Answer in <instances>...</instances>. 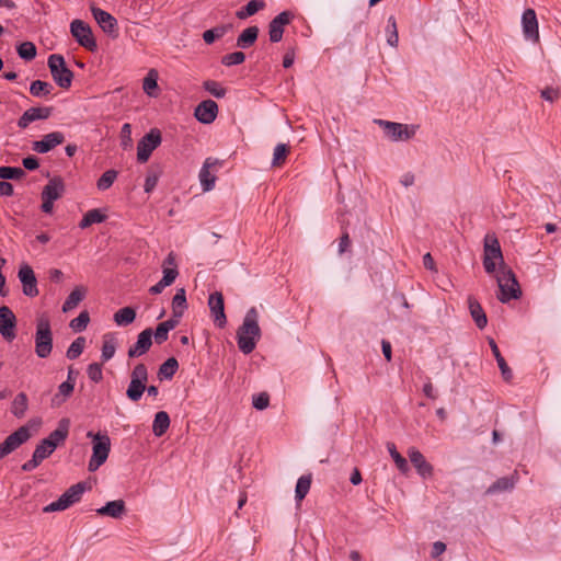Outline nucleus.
Wrapping results in <instances>:
<instances>
[{"instance_id":"nucleus-33","label":"nucleus","mask_w":561,"mask_h":561,"mask_svg":"<svg viewBox=\"0 0 561 561\" xmlns=\"http://www.w3.org/2000/svg\"><path fill=\"white\" fill-rule=\"evenodd\" d=\"M265 8V2L263 0H251L244 7L236 12V16L239 20H245L249 16L254 15L260 10Z\"/></svg>"},{"instance_id":"nucleus-36","label":"nucleus","mask_w":561,"mask_h":561,"mask_svg":"<svg viewBox=\"0 0 561 561\" xmlns=\"http://www.w3.org/2000/svg\"><path fill=\"white\" fill-rule=\"evenodd\" d=\"M106 220V215L101 211V209L94 208L85 213L81 221L79 222V227L81 229H85L93 224H101Z\"/></svg>"},{"instance_id":"nucleus-57","label":"nucleus","mask_w":561,"mask_h":561,"mask_svg":"<svg viewBox=\"0 0 561 561\" xmlns=\"http://www.w3.org/2000/svg\"><path fill=\"white\" fill-rule=\"evenodd\" d=\"M288 152H289V147L286 144H278L274 148L272 165L280 167L285 162Z\"/></svg>"},{"instance_id":"nucleus-23","label":"nucleus","mask_w":561,"mask_h":561,"mask_svg":"<svg viewBox=\"0 0 561 561\" xmlns=\"http://www.w3.org/2000/svg\"><path fill=\"white\" fill-rule=\"evenodd\" d=\"M51 107H31L18 119V126L24 129L35 121L47 119L51 115Z\"/></svg>"},{"instance_id":"nucleus-43","label":"nucleus","mask_w":561,"mask_h":561,"mask_svg":"<svg viewBox=\"0 0 561 561\" xmlns=\"http://www.w3.org/2000/svg\"><path fill=\"white\" fill-rule=\"evenodd\" d=\"M115 351H116V342H115L114 336L111 334H105L103 336V345H102V354H101L102 360L103 362L110 360L114 356Z\"/></svg>"},{"instance_id":"nucleus-50","label":"nucleus","mask_w":561,"mask_h":561,"mask_svg":"<svg viewBox=\"0 0 561 561\" xmlns=\"http://www.w3.org/2000/svg\"><path fill=\"white\" fill-rule=\"evenodd\" d=\"M203 88L213 96L217 99L225 98L227 89L215 80H206L203 82Z\"/></svg>"},{"instance_id":"nucleus-21","label":"nucleus","mask_w":561,"mask_h":561,"mask_svg":"<svg viewBox=\"0 0 561 561\" xmlns=\"http://www.w3.org/2000/svg\"><path fill=\"white\" fill-rule=\"evenodd\" d=\"M152 333L150 328L141 331L137 336V342L129 347L128 357L135 358L146 354L152 345Z\"/></svg>"},{"instance_id":"nucleus-44","label":"nucleus","mask_w":561,"mask_h":561,"mask_svg":"<svg viewBox=\"0 0 561 561\" xmlns=\"http://www.w3.org/2000/svg\"><path fill=\"white\" fill-rule=\"evenodd\" d=\"M311 486V474L301 476L296 484L295 497L297 501H302L308 494Z\"/></svg>"},{"instance_id":"nucleus-39","label":"nucleus","mask_w":561,"mask_h":561,"mask_svg":"<svg viewBox=\"0 0 561 561\" xmlns=\"http://www.w3.org/2000/svg\"><path fill=\"white\" fill-rule=\"evenodd\" d=\"M75 385L64 381L58 386L57 393L51 399V404L55 407L61 405L73 392Z\"/></svg>"},{"instance_id":"nucleus-11","label":"nucleus","mask_w":561,"mask_h":561,"mask_svg":"<svg viewBox=\"0 0 561 561\" xmlns=\"http://www.w3.org/2000/svg\"><path fill=\"white\" fill-rule=\"evenodd\" d=\"M31 437L30 430L26 425L19 427L15 432L10 434L0 444V460L18 449L21 445L27 442Z\"/></svg>"},{"instance_id":"nucleus-38","label":"nucleus","mask_w":561,"mask_h":561,"mask_svg":"<svg viewBox=\"0 0 561 561\" xmlns=\"http://www.w3.org/2000/svg\"><path fill=\"white\" fill-rule=\"evenodd\" d=\"M136 319V311L131 307H124L114 313V321L117 325L126 327Z\"/></svg>"},{"instance_id":"nucleus-51","label":"nucleus","mask_w":561,"mask_h":561,"mask_svg":"<svg viewBox=\"0 0 561 561\" xmlns=\"http://www.w3.org/2000/svg\"><path fill=\"white\" fill-rule=\"evenodd\" d=\"M84 346H85V339L83 336L77 337L67 350V353H66L67 358H69V359L78 358L82 354Z\"/></svg>"},{"instance_id":"nucleus-49","label":"nucleus","mask_w":561,"mask_h":561,"mask_svg":"<svg viewBox=\"0 0 561 561\" xmlns=\"http://www.w3.org/2000/svg\"><path fill=\"white\" fill-rule=\"evenodd\" d=\"M87 490V484L84 482H78L73 485H71L69 489H67L64 494L71 500L72 504L78 503L84 491Z\"/></svg>"},{"instance_id":"nucleus-10","label":"nucleus","mask_w":561,"mask_h":561,"mask_svg":"<svg viewBox=\"0 0 561 561\" xmlns=\"http://www.w3.org/2000/svg\"><path fill=\"white\" fill-rule=\"evenodd\" d=\"M376 123L385 129L386 135L393 141L409 140L415 135L416 127L401 123L377 119Z\"/></svg>"},{"instance_id":"nucleus-54","label":"nucleus","mask_w":561,"mask_h":561,"mask_svg":"<svg viewBox=\"0 0 561 561\" xmlns=\"http://www.w3.org/2000/svg\"><path fill=\"white\" fill-rule=\"evenodd\" d=\"M158 75L154 70H150L142 82V89L149 96L156 95V90L158 89L157 83Z\"/></svg>"},{"instance_id":"nucleus-40","label":"nucleus","mask_w":561,"mask_h":561,"mask_svg":"<svg viewBox=\"0 0 561 561\" xmlns=\"http://www.w3.org/2000/svg\"><path fill=\"white\" fill-rule=\"evenodd\" d=\"M232 27V24H222L203 33V39L206 44H213L217 38L222 37Z\"/></svg>"},{"instance_id":"nucleus-46","label":"nucleus","mask_w":561,"mask_h":561,"mask_svg":"<svg viewBox=\"0 0 561 561\" xmlns=\"http://www.w3.org/2000/svg\"><path fill=\"white\" fill-rule=\"evenodd\" d=\"M387 448L399 471L407 473L409 471L408 461L397 451L396 445L393 443H388Z\"/></svg>"},{"instance_id":"nucleus-61","label":"nucleus","mask_w":561,"mask_h":561,"mask_svg":"<svg viewBox=\"0 0 561 561\" xmlns=\"http://www.w3.org/2000/svg\"><path fill=\"white\" fill-rule=\"evenodd\" d=\"M152 335H154L156 343L162 344L168 340L169 331L161 323H159Z\"/></svg>"},{"instance_id":"nucleus-25","label":"nucleus","mask_w":561,"mask_h":561,"mask_svg":"<svg viewBox=\"0 0 561 561\" xmlns=\"http://www.w3.org/2000/svg\"><path fill=\"white\" fill-rule=\"evenodd\" d=\"M468 308L476 325L480 330L484 329L488 324V318L482 306L473 296L468 297Z\"/></svg>"},{"instance_id":"nucleus-53","label":"nucleus","mask_w":561,"mask_h":561,"mask_svg":"<svg viewBox=\"0 0 561 561\" xmlns=\"http://www.w3.org/2000/svg\"><path fill=\"white\" fill-rule=\"evenodd\" d=\"M25 176V171L18 167H0V179L20 180Z\"/></svg>"},{"instance_id":"nucleus-27","label":"nucleus","mask_w":561,"mask_h":561,"mask_svg":"<svg viewBox=\"0 0 561 561\" xmlns=\"http://www.w3.org/2000/svg\"><path fill=\"white\" fill-rule=\"evenodd\" d=\"M96 513L101 516L121 518L126 513L125 502L123 500L110 501L104 506L98 508Z\"/></svg>"},{"instance_id":"nucleus-14","label":"nucleus","mask_w":561,"mask_h":561,"mask_svg":"<svg viewBox=\"0 0 561 561\" xmlns=\"http://www.w3.org/2000/svg\"><path fill=\"white\" fill-rule=\"evenodd\" d=\"M16 317L8 306L0 307V334L8 342L15 339Z\"/></svg>"},{"instance_id":"nucleus-18","label":"nucleus","mask_w":561,"mask_h":561,"mask_svg":"<svg viewBox=\"0 0 561 561\" xmlns=\"http://www.w3.org/2000/svg\"><path fill=\"white\" fill-rule=\"evenodd\" d=\"M523 33L526 39L539 42L537 15L534 9H526L522 15Z\"/></svg>"},{"instance_id":"nucleus-9","label":"nucleus","mask_w":561,"mask_h":561,"mask_svg":"<svg viewBox=\"0 0 561 561\" xmlns=\"http://www.w3.org/2000/svg\"><path fill=\"white\" fill-rule=\"evenodd\" d=\"M161 131L158 128L150 129L137 144V160L140 163L147 162L152 151L161 145Z\"/></svg>"},{"instance_id":"nucleus-32","label":"nucleus","mask_w":561,"mask_h":561,"mask_svg":"<svg viewBox=\"0 0 561 561\" xmlns=\"http://www.w3.org/2000/svg\"><path fill=\"white\" fill-rule=\"evenodd\" d=\"M187 309L186 293L184 288H179L172 299V312L174 318H181Z\"/></svg>"},{"instance_id":"nucleus-3","label":"nucleus","mask_w":561,"mask_h":561,"mask_svg":"<svg viewBox=\"0 0 561 561\" xmlns=\"http://www.w3.org/2000/svg\"><path fill=\"white\" fill-rule=\"evenodd\" d=\"M500 295L497 296L501 302H507L511 299H518L522 296L519 284L515 274L507 266L500 268L496 276Z\"/></svg>"},{"instance_id":"nucleus-58","label":"nucleus","mask_w":561,"mask_h":561,"mask_svg":"<svg viewBox=\"0 0 561 561\" xmlns=\"http://www.w3.org/2000/svg\"><path fill=\"white\" fill-rule=\"evenodd\" d=\"M244 59H245L244 53L234 51V53L225 55L221 59V62H222V65L230 67V66H236V65L242 64L244 61Z\"/></svg>"},{"instance_id":"nucleus-52","label":"nucleus","mask_w":561,"mask_h":561,"mask_svg":"<svg viewBox=\"0 0 561 561\" xmlns=\"http://www.w3.org/2000/svg\"><path fill=\"white\" fill-rule=\"evenodd\" d=\"M160 175H161V170L159 168H153V167L149 168V170L147 172L146 180H145V185H144L146 193H150L154 190Z\"/></svg>"},{"instance_id":"nucleus-1","label":"nucleus","mask_w":561,"mask_h":561,"mask_svg":"<svg viewBox=\"0 0 561 561\" xmlns=\"http://www.w3.org/2000/svg\"><path fill=\"white\" fill-rule=\"evenodd\" d=\"M261 337L259 325V312L255 307L250 308L243 319L242 324L237 331L238 347L243 354H250L256 346V341Z\"/></svg>"},{"instance_id":"nucleus-55","label":"nucleus","mask_w":561,"mask_h":561,"mask_svg":"<svg viewBox=\"0 0 561 561\" xmlns=\"http://www.w3.org/2000/svg\"><path fill=\"white\" fill-rule=\"evenodd\" d=\"M18 54L24 60H33L36 57V46L32 42H24L18 46Z\"/></svg>"},{"instance_id":"nucleus-56","label":"nucleus","mask_w":561,"mask_h":561,"mask_svg":"<svg viewBox=\"0 0 561 561\" xmlns=\"http://www.w3.org/2000/svg\"><path fill=\"white\" fill-rule=\"evenodd\" d=\"M90 322V316L88 311H81L79 316L75 319H72L69 323V327L75 332H82L87 329L88 324Z\"/></svg>"},{"instance_id":"nucleus-4","label":"nucleus","mask_w":561,"mask_h":561,"mask_svg":"<svg viewBox=\"0 0 561 561\" xmlns=\"http://www.w3.org/2000/svg\"><path fill=\"white\" fill-rule=\"evenodd\" d=\"M87 436L93 439V453L88 469L94 472L106 461L111 450V439L106 434L102 435L101 433L88 432Z\"/></svg>"},{"instance_id":"nucleus-8","label":"nucleus","mask_w":561,"mask_h":561,"mask_svg":"<svg viewBox=\"0 0 561 561\" xmlns=\"http://www.w3.org/2000/svg\"><path fill=\"white\" fill-rule=\"evenodd\" d=\"M70 33L82 47L90 51L98 48L96 41L93 36L90 25L82 20L76 19L70 23Z\"/></svg>"},{"instance_id":"nucleus-59","label":"nucleus","mask_w":561,"mask_h":561,"mask_svg":"<svg viewBox=\"0 0 561 561\" xmlns=\"http://www.w3.org/2000/svg\"><path fill=\"white\" fill-rule=\"evenodd\" d=\"M87 374H88V377L92 381L100 382L103 379L102 364H99V363L90 364L87 368Z\"/></svg>"},{"instance_id":"nucleus-19","label":"nucleus","mask_w":561,"mask_h":561,"mask_svg":"<svg viewBox=\"0 0 561 561\" xmlns=\"http://www.w3.org/2000/svg\"><path fill=\"white\" fill-rule=\"evenodd\" d=\"M64 141L65 135L61 131H53L45 135L41 140L33 141L32 149L37 153H47Z\"/></svg>"},{"instance_id":"nucleus-7","label":"nucleus","mask_w":561,"mask_h":561,"mask_svg":"<svg viewBox=\"0 0 561 561\" xmlns=\"http://www.w3.org/2000/svg\"><path fill=\"white\" fill-rule=\"evenodd\" d=\"M495 260L500 261V268L506 266L499 240L494 237L491 238L490 236H486L484 240L483 267L488 274L495 272Z\"/></svg>"},{"instance_id":"nucleus-17","label":"nucleus","mask_w":561,"mask_h":561,"mask_svg":"<svg viewBox=\"0 0 561 561\" xmlns=\"http://www.w3.org/2000/svg\"><path fill=\"white\" fill-rule=\"evenodd\" d=\"M19 279L22 283L23 294L27 297L38 295L37 280L33 268L24 264L19 270Z\"/></svg>"},{"instance_id":"nucleus-22","label":"nucleus","mask_w":561,"mask_h":561,"mask_svg":"<svg viewBox=\"0 0 561 561\" xmlns=\"http://www.w3.org/2000/svg\"><path fill=\"white\" fill-rule=\"evenodd\" d=\"M408 456L411 463L422 478L426 479L433 476V466L425 459L419 449L411 447L408 450Z\"/></svg>"},{"instance_id":"nucleus-29","label":"nucleus","mask_w":561,"mask_h":561,"mask_svg":"<svg viewBox=\"0 0 561 561\" xmlns=\"http://www.w3.org/2000/svg\"><path fill=\"white\" fill-rule=\"evenodd\" d=\"M517 481L516 473L511 477H503L492 483L485 491V494H495L499 492L511 491Z\"/></svg>"},{"instance_id":"nucleus-24","label":"nucleus","mask_w":561,"mask_h":561,"mask_svg":"<svg viewBox=\"0 0 561 561\" xmlns=\"http://www.w3.org/2000/svg\"><path fill=\"white\" fill-rule=\"evenodd\" d=\"M219 164L217 159L207 158L199 171V181L204 192H208L214 188L216 176L210 173V168Z\"/></svg>"},{"instance_id":"nucleus-41","label":"nucleus","mask_w":561,"mask_h":561,"mask_svg":"<svg viewBox=\"0 0 561 561\" xmlns=\"http://www.w3.org/2000/svg\"><path fill=\"white\" fill-rule=\"evenodd\" d=\"M85 289L82 287H76L69 296L66 298L62 305V311L68 312L76 308L84 297Z\"/></svg>"},{"instance_id":"nucleus-6","label":"nucleus","mask_w":561,"mask_h":561,"mask_svg":"<svg viewBox=\"0 0 561 561\" xmlns=\"http://www.w3.org/2000/svg\"><path fill=\"white\" fill-rule=\"evenodd\" d=\"M148 381V369L142 363L137 364L131 374L130 382L126 391V396L129 400L137 402L141 399L142 393L146 390V383Z\"/></svg>"},{"instance_id":"nucleus-48","label":"nucleus","mask_w":561,"mask_h":561,"mask_svg":"<svg viewBox=\"0 0 561 561\" xmlns=\"http://www.w3.org/2000/svg\"><path fill=\"white\" fill-rule=\"evenodd\" d=\"M117 175H118L117 171H115L113 169L105 171L96 182L98 190H100V191L108 190L113 185L115 180L117 179Z\"/></svg>"},{"instance_id":"nucleus-26","label":"nucleus","mask_w":561,"mask_h":561,"mask_svg":"<svg viewBox=\"0 0 561 561\" xmlns=\"http://www.w3.org/2000/svg\"><path fill=\"white\" fill-rule=\"evenodd\" d=\"M65 185L61 178L56 176L49 180L42 191V198L57 201L61 197Z\"/></svg>"},{"instance_id":"nucleus-28","label":"nucleus","mask_w":561,"mask_h":561,"mask_svg":"<svg viewBox=\"0 0 561 561\" xmlns=\"http://www.w3.org/2000/svg\"><path fill=\"white\" fill-rule=\"evenodd\" d=\"M69 433V420L62 419L59 421L58 426L56 430H54L48 437L44 438V440H49L54 445H56V448L61 445Z\"/></svg>"},{"instance_id":"nucleus-45","label":"nucleus","mask_w":561,"mask_h":561,"mask_svg":"<svg viewBox=\"0 0 561 561\" xmlns=\"http://www.w3.org/2000/svg\"><path fill=\"white\" fill-rule=\"evenodd\" d=\"M386 34H387V43L391 47H397L399 43V35H398V28H397V21L393 15L388 18L387 26H386Z\"/></svg>"},{"instance_id":"nucleus-5","label":"nucleus","mask_w":561,"mask_h":561,"mask_svg":"<svg viewBox=\"0 0 561 561\" xmlns=\"http://www.w3.org/2000/svg\"><path fill=\"white\" fill-rule=\"evenodd\" d=\"M47 65L56 84L61 89H69L72 83L73 72L67 67L64 56L59 54L50 55Z\"/></svg>"},{"instance_id":"nucleus-12","label":"nucleus","mask_w":561,"mask_h":561,"mask_svg":"<svg viewBox=\"0 0 561 561\" xmlns=\"http://www.w3.org/2000/svg\"><path fill=\"white\" fill-rule=\"evenodd\" d=\"M55 450L56 445H54L49 440L42 439L35 447L32 458L24 462L21 469L25 472L33 471L42 463L43 460L48 458Z\"/></svg>"},{"instance_id":"nucleus-64","label":"nucleus","mask_w":561,"mask_h":561,"mask_svg":"<svg viewBox=\"0 0 561 561\" xmlns=\"http://www.w3.org/2000/svg\"><path fill=\"white\" fill-rule=\"evenodd\" d=\"M22 164L24 169L28 171H34L39 167L38 159L34 156H28L22 160Z\"/></svg>"},{"instance_id":"nucleus-16","label":"nucleus","mask_w":561,"mask_h":561,"mask_svg":"<svg viewBox=\"0 0 561 561\" xmlns=\"http://www.w3.org/2000/svg\"><path fill=\"white\" fill-rule=\"evenodd\" d=\"M208 307L215 324L219 328H224L227 323V317L225 313L224 296L220 291H215L209 295Z\"/></svg>"},{"instance_id":"nucleus-20","label":"nucleus","mask_w":561,"mask_h":561,"mask_svg":"<svg viewBox=\"0 0 561 561\" xmlns=\"http://www.w3.org/2000/svg\"><path fill=\"white\" fill-rule=\"evenodd\" d=\"M218 115V105L208 99L202 101L194 111L195 118L202 124H211Z\"/></svg>"},{"instance_id":"nucleus-42","label":"nucleus","mask_w":561,"mask_h":561,"mask_svg":"<svg viewBox=\"0 0 561 561\" xmlns=\"http://www.w3.org/2000/svg\"><path fill=\"white\" fill-rule=\"evenodd\" d=\"M54 87L46 81L34 80L30 85V93L35 98H42L50 94Z\"/></svg>"},{"instance_id":"nucleus-31","label":"nucleus","mask_w":561,"mask_h":561,"mask_svg":"<svg viewBox=\"0 0 561 561\" xmlns=\"http://www.w3.org/2000/svg\"><path fill=\"white\" fill-rule=\"evenodd\" d=\"M259 32L260 30L256 25L247 27L238 36L237 46L242 49L251 47L256 42Z\"/></svg>"},{"instance_id":"nucleus-35","label":"nucleus","mask_w":561,"mask_h":561,"mask_svg":"<svg viewBox=\"0 0 561 561\" xmlns=\"http://www.w3.org/2000/svg\"><path fill=\"white\" fill-rule=\"evenodd\" d=\"M170 426V417L169 414L164 411H159L154 415L152 432L156 436H162Z\"/></svg>"},{"instance_id":"nucleus-47","label":"nucleus","mask_w":561,"mask_h":561,"mask_svg":"<svg viewBox=\"0 0 561 561\" xmlns=\"http://www.w3.org/2000/svg\"><path fill=\"white\" fill-rule=\"evenodd\" d=\"M71 500H69L64 493L58 497L57 501L51 502L43 508L44 513L60 512L72 506Z\"/></svg>"},{"instance_id":"nucleus-30","label":"nucleus","mask_w":561,"mask_h":561,"mask_svg":"<svg viewBox=\"0 0 561 561\" xmlns=\"http://www.w3.org/2000/svg\"><path fill=\"white\" fill-rule=\"evenodd\" d=\"M489 345L491 347V351L496 359V363L499 365V368L501 370V374L505 381H510L513 378L512 369L508 367L507 363L505 362L504 357L501 355V352L497 347V344L493 339L489 340Z\"/></svg>"},{"instance_id":"nucleus-34","label":"nucleus","mask_w":561,"mask_h":561,"mask_svg":"<svg viewBox=\"0 0 561 561\" xmlns=\"http://www.w3.org/2000/svg\"><path fill=\"white\" fill-rule=\"evenodd\" d=\"M28 408V399L24 392H20L15 396L11 404V413L21 419L25 415V412Z\"/></svg>"},{"instance_id":"nucleus-13","label":"nucleus","mask_w":561,"mask_h":561,"mask_svg":"<svg viewBox=\"0 0 561 561\" xmlns=\"http://www.w3.org/2000/svg\"><path fill=\"white\" fill-rule=\"evenodd\" d=\"M91 13L95 21L98 22L99 26L112 36L113 38L118 36V27H117V20L108 12L95 7L91 5Z\"/></svg>"},{"instance_id":"nucleus-60","label":"nucleus","mask_w":561,"mask_h":561,"mask_svg":"<svg viewBox=\"0 0 561 561\" xmlns=\"http://www.w3.org/2000/svg\"><path fill=\"white\" fill-rule=\"evenodd\" d=\"M270 396L266 392H261L253 396L252 404L256 410H264L268 407Z\"/></svg>"},{"instance_id":"nucleus-15","label":"nucleus","mask_w":561,"mask_h":561,"mask_svg":"<svg viewBox=\"0 0 561 561\" xmlns=\"http://www.w3.org/2000/svg\"><path fill=\"white\" fill-rule=\"evenodd\" d=\"M294 18L290 11H283L277 14L268 24V36L272 43H278L283 38L284 26L288 25Z\"/></svg>"},{"instance_id":"nucleus-37","label":"nucleus","mask_w":561,"mask_h":561,"mask_svg":"<svg viewBox=\"0 0 561 561\" xmlns=\"http://www.w3.org/2000/svg\"><path fill=\"white\" fill-rule=\"evenodd\" d=\"M179 368V363L175 357L168 358L158 370V378L160 380H169L175 375Z\"/></svg>"},{"instance_id":"nucleus-2","label":"nucleus","mask_w":561,"mask_h":561,"mask_svg":"<svg viewBox=\"0 0 561 561\" xmlns=\"http://www.w3.org/2000/svg\"><path fill=\"white\" fill-rule=\"evenodd\" d=\"M53 351V332L47 316L36 319L35 353L39 358H47Z\"/></svg>"},{"instance_id":"nucleus-63","label":"nucleus","mask_w":561,"mask_h":561,"mask_svg":"<svg viewBox=\"0 0 561 561\" xmlns=\"http://www.w3.org/2000/svg\"><path fill=\"white\" fill-rule=\"evenodd\" d=\"M560 90L552 87H547L541 91V98L548 102H553L559 98Z\"/></svg>"},{"instance_id":"nucleus-62","label":"nucleus","mask_w":561,"mask_h":561,"mask_svg":"<svg viewBox=\"0 0 561 561\" xmlns=\"http://www.w3.org/2000/svg\"><path fill=\"white\" fill-rule=\"evenodd\" d=\"M179 272L176 268L163 267V277L161 278L164 284L170 286L178 277Z\"/></svg>"}]
</instances>
